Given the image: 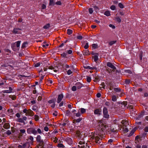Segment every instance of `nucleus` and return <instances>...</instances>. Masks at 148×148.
<instances>
[{
  "label": "nucleus",
  "mask_w": 148,
  "mask_h": 148,
  "mask_svg": "<svg viewBox=\"0 0 148 148\" xmlns=\"http://www.w3.org/2000/svg\"><path fill=\"white\" fill-rule=\"evenodd\" d=\"M27 44H28V43L27 42H24L22 44L21 48H25V47L26 45H27Z\"/></svg>",
  "instance_id": "obj_33"
},
{
  "label": "nucleus",
  "mask_w": 148,
  "mask_h": 148,
  "mask_svg": "<svg viewBox=\"0 0 148 148\" xmlns=\"http://www.w3.org/2000/svg\"><path fill=\"white\" fill-rule=\"evenodd\" d=\"M144 131L145 132H148V127H146L144 129Z\"/></svg>",
  "instance_id": "obj_64"
},
{
  "label": "nucleus",
  "mask_w": 148,
  "mask_h": 148,
  "mask_svg": "<svg viewBox=\"0 0 148 148\" xmlns=\"http://www.w3.org/2000/svg\"><path fill=\"white\" fill-rule=\"evenodd\" d=\"M27 66L25 63L21 60H19V71L23 72Z\"/></svg>",
  "instance_id": "obj_1"
},
{
  "label": "nucleus",
  "mask_w": 148,
  "mask_h": 148,
  "mask_svg": "<svg viewBox=\"0 0 148 148\" xmlns=\"http://www.w3.org/2000/svg\"><path fill=\"white\" fill-rule=\"evenodd\" d=\"M16 43H14L12 45V48L13 50L15 51H16L18 50V41H17L16 42Z\"/></svg>",
  "instance_id": "obj_5"
},
{
  "label": "nucleus",
  "mask_w": 148,
  "mask_h": 148,
  "mask_svg": "<svg viewBox=\"0 0 148 148\" xmlns=\"http://www.w3.org/2000/svg\"><path fill=\"white\" fill-rule=\"evenodd\" d=\"M39 143L38 144V146H41V145H44V143L43 141V140L40 141L38 142Z\"/></svg>",
  "instance_id": "obj_23"
},
{
  "label": "nucleus",
  "mask_w": 148,
  "mask_h": 148,
  "mask_svg": "<svg viewBox=\"0 0 148 148\" xmlns=\"http://www.w3.org/2000/svg\"><path fill=\"white\" fill-rule=\"evenodd\" d=\"M125 72L129 74H132V72L130 70H127L125 71Z\"/></svg>",
  "instance_id": "obj_55"
},
{
  "label": "nucleus",
  "mask_w": 148,
  "mask_h": 148,
  "mask_svg": "<svg viewBox=\"0 0 148 148\" xmlns=\"http://www.w3.org/2000/svg\"><path fill=\"white\" fill-rule=\"evenodd\" d=\"M104 14L105 15L108 16H109L110 15V12L108 10L104 12Z\"/></svg>",
  "instance_id": "obj_19"
},
{
  "label": "nucleus",
  "mask_w": 148,
  "mask_h": 148,
  "mask_svg": "<svg viewBox=\"0 0 148 148\" xmlns=\"http://www.w3.org/2000/svg\"><path fill=\"white\" fill-rule=\"evenodd\" d=\"M72 90L73 91H75L77 90V87L76 86H73L72 88Z\"/></svg>",
  "instance_id": "obj_41"
},
{
  "label": "nucleus",
  "mask_w": 148,
  "mask_h": 148,
  "mask_svg": "<svg viewBox=\"0 0 148 148\" xmlns=\"http://www.w3.org/2000/svg\"><path fill=\"white\" fill-rule=\"evenodd\" d=\"M9 97L13 100H15L16 99V96L15 95H10L9 96Z\"/></svg>",
  "instance_id": "obj_21"
},
{
  "label": "nucleus",
  "mask_w": 148,
  "mask_h": 148,
  "mask_svg": "<svg viewBox=\"0 0 148 148\" xmlns=\"http://www.w3.org/2000/svg\"><path fill=\"white\" fill-rule=\"evenodd\" d=\"M27 114L30 116H32L34 115V113L32 111L29 109L28 110Z\"/></svg>",
  "instance_id": "obj_11"
},
{
  "label": "nucleus",
  "mask_w": 148,
  "mask_h": 148,
  "mask_svg": "<svg viewBox=\"0 0 148 148\" xmlns=\"http://www.w3.org/2000/svg\"><path fill=\"white\" fill-rule=\"evenodd\" d=\"M18 29L17 28H14L13 31V33L14 34H16L17 33L18 31Z\"/></svg>",
  "instance_id": "obj_32"
},
{
  "label": "nucleus",
  "mask_w": 148,
  "mask_h": 148,
  "mask_svg": "<svg viewBox=\"0 0 148 148\" xmlns=\"http://www.w3.org/2000/svg\"><path fill=\"white\" fill-rule=\"evenodd\" d=\"M134 133L133 131H132V130L131 131V132L128 134V137H130L132 136Z\"/></svg>",
  "instance_id": "obj_59"
},
{
  "label": "nucleus",
  "mask_w": 148,
  "mask_h": 148,
  "mask_svg": "<svg viewBox=\"0 0 148 148\" xmlns=\"http://www.w3.org/2000/svg\"><path fill=\"white\" fill-rule=\"evenodd\" d=\"M89 51L88 50H84L83 51V54L84 55H89L90 54L89 53Z\"/></svg>",
  "instance_id": "obj_14"
},
{
  "label": "nucleus",
  "mask_w": 148,
  "mask_h": 148,
  "mask_svg": "<svg viewBox=\"0 0 148 148\" xmlns=\"http://www.w3.org/2000/svg\"><path fill=\"white\" fill-rule=\"evenodd\" d=\"M116 42V40H114V41H111L109 42V44L110 45H112L113 44H115Z\"/></svg>",
  "instance_id": "obj_35"
},
{
  "label": "nucleus",
  "mask_w": 148,
  "mask_h": 148,
  "mask_svg": "<svg viewBox=\"0 0 148 148\" xmlns=\"http://www.w3.org/2000/svg\"><path fill=\"white\" fill-rule=\"evenodd\" d=\"M123 130L125 133L127 132L128 131V129L127 128L125 127L123 128Z\"/></svg>",
  "instance_id": "obj_38"
},
{
  "label": "nucleus",
  "mask_w": 148,
  "mask_h": 148,
  "mask_svg": "<svg viewBox=\"0 0 148 148\" xmlns=\"http://www.w3.org/2000/svg\"><path fill=\"white\" fill-rule=\"evenodd\" d=\"M3 127L5 129H7L10 128V125L9 123H5L3 125Z\"/></svg>",
  "instance_id": "obj_10"
},
{
  "label": "nucleus",
  "mask_w": 148,
  "mask_h": 148,
  "mask_svg": "<svg viewBox=\"0 0 148 148\" xmlns=\"http://www.w3.org/2000/svg\"><path fill=\"white\" fill-rule=\"evenodd\" d=\"M50 27V25L49 23L47 24L46 25L44 26L43 28L44 29H47L49 28Z\"/></svg>",
  "instance_id": "obj_30"
},
{
  "label": "nucleus",
  "mask_w": 148,
  "mask_h": 148,
  "mask_svg": "<svg viewBox=\"0 0 148 148\" xmlns=\"http://www.w3.org/2000/svg\"><path fill=\"white\" fill-rule=\"evenodd\" d=\"M106 84L108 86L112 87V83L110 80H107L106 82Z\"/></svg>",
  "instance_id": "obj_13"
},
{
  "label": "nucleus",
  "mask_w": 148,
  "mask_h": 148,
  "mask_svg": "<svg viewBox=\"0 0 148 148\" xmlns=\"http://www.w3.org/2000/svg\"><path fill=\"white\" fill-rule=\"evenodd\" d=\"M97 45L95 44H93L92 45V48L96 49L97 47Z\"/></svg>",
  "instance_id": "obj_49"
},
{
  "label": "nucleus",
  "mask_w": 148,
  "mask_h": 148,
  "mask_svg": "<svg viewBox=\"0 0 148 148\" xmlns=\"http://www.w3.org/2000/svg\"><path fill=\"white\" fill-rule=\"evenodd\" d=\"M53 0H50L49 5L53 6L55 5Z\"/></svg>",
  "instance_id": "obj_24"
},
{
  "label": "nucleus",
  "mask_w": 148,
  "mask_h": 148,
  "mask_svg": "<svg viewBox=\"0 0 148 148\" xmlns=\"http://www.w3.org/2000/svg\"><path fill=\"white\" fill-rule=\"evenodd\" d=\"M39 117L37 115H35L34 116V119L36 121H37L39 120Z\"/></svg>",
  "instance_id": "obj_39"
},
{
  "label": "nucleus",
  "mask_w": 148,
  "mask_h": 148,
  "mask_svg": "<svg viewBox=\"0 0 148 148\" xmlns=\"http://www.w3.org/2000/svg\"><path fill=\"white\" fill-rule=\"evenodd\" d=\"M86 112V110L83 108H81V112L82 114H83Z\"/></svg>",
  "instance_id": "obj_43"
},
{
  "label": "nucleus",
  "mask_w": 148,
  "mask_h": 148,
  "mask_svg": "<svg viewBox=\"0 0 148 148\" xmlns=\"http://www.w3.org/2000/svg\"><path fill=\"white\" fill-rule=\"evenodd\" d=\"M117 98L115 95H113L112 97V100L113 101H116Z\"/></svg>",
  "instance_id": "obj_28"
},
{
  "label": "nucleus",
  "mask_w": 148,
  "mask_h": 148,
  "mask_svg": "<svg viewBox=\"0 0 148 148\" xmlns=\"http://www.w3.org/2000/svg\"><path fill=\"white\" fill-rule=\"evenodd\" d=\"M3 92L4 93H11V91L9 90H5L3 91Z\"/></svg>",
  "instance_id": "obj_50"
},
{
  "label": "nucleus",
  "mask_w": 148,
  "mask_h": 148,
  "mask_svg": "<svg viewBox=\"0 0 148 148\" xmlns=\"http://www.w3.org/2000/svg\"><path fill=\"white\" fill-rule=\"evenodd\" d=\"M143 52L142 51H140V53L139 54V58L140 60H142L143 57Z\"/></svg>",
  "instance_id": "obj_22"
},
{
  "label": "nucleus",
  "mask_w": 148,
  "mask_h": 148,
  "mask_svg": "<svg viewBox=\"0 0 148 148\" xmlns=\"http://www.w3.org/2000/svg\"><path fill=\"white\" fill-rule=\"evenodd\" d=\"M107 66L112 69H110V71L109 72V73H112V71L114 72L116 69V67L113 65L111 62H108L107 63Z\"/></svg>",
  "instance_id": "obj_2"
},
{
  "label": "nucleus",
  "mask_w": 148,
  "mask_h": 148,
  "mask_svg": "<svg viewBox=\"0 0 148 148\" xmlns=\"http://www.w3.org/2000/svg\"><path fill=\"white\" fill-rule=\"evenodd\" d=\"M75 85L78 89H80L81 88L84 86L83 84L80 82H77L75 84Z\"/></svg>",
  "instance_id": "obj_9"
},
{
  "label": "nucleus",
  "mask_w": 148,
  "mask_h": 148,
  "mask_svg": "<svg viewBox=\"0 0 148 148\" xmlns=\"http://www.w3.org/2000/svg\"><path fill=\"white\" fill-rule=\"evenodd\" d=\"M27 132L28 134H30L31 133L34 134H36L37 133V131L35 129L31 127L28 129L27 130Z\"/></svg>",
  "instance_id": "obj_4"
},
{
  "label": "nucleus",
  "mask_w": 148,
  "mask_h": 148,
  "mask_svg": "<svg viewBox=\"0 0 148 148\" xmlns=\"http://www.w3.org/2000/svg\"><path fill=\"white\" fill-rule=\"evenodd\" d=\"M67 141L70 142H72V139L70 138H67Z\"/></svg>",
  "instance_id": "obj_63"
},
{
  "label": "nucleus",
  "mask_w": 148,
  "mask_h": 148,
  "mask_svg": "<svg viewBox=\"0 0 148 148\" xmlns=\"http://www.w3.org/2000/svg\"><path fill=\"white\" fill-rule=\"evenodd\" d=\"M99 139H100V138H99V137L98 136H97L95 137V139L96 140L95 141L96 143H98V141H99Z\"/></svg>",
  "instance_id": "obj_48"
},
{
  "label": "nucleus",
  "mask_w": 148,
  "mask_h": 148,
  "mask_svg": "<svg viewBox=\"0 0 148 148\" xmlns=\"http://www.w3.org/2000/svg\"><path fill=\"white\" fill-rule=\"evenodd\" d=\"M87 81L88 82H90L91 81V78L90 77L88 76L86 78Z\"/></svg>",
  "instance_id": "obj_44"
},
{
  "label": "nucleus",
  "mask_w": 148,
  "mask_h": 148,
  "mask_svg": "<svg viewBox=\"0 0 148 148\" xmlns=\"http://www.w3.org/2000/svg\"><path fill=\"white\" fill-rule=\"evenodd\" d=\"M92 57L94 58V60L95 62H96L98 60V56L97 55H95Z\"/></svg>",
  "instance_id": "obj_29"
},
{
  "label": "nucleus",
  "mask_w": 148,
  "mask_h": 148,
  "mask_svg": "<svg viewBox=\"0 0 148 148\" xmlns=\"http://www.w3.org/2000/svg\"><path fill=\"white\" fill-rule=\"evenodd\" d=\"M73 31L72 30L68 29L67 30V33L69 35H70L73 33Z\"/></svg>",
  "instance_id": "obj_16"
},
{
  "label": "nucleus",
  "mask_w": 148,
  "mask_h": 148,
  "mask_svg": "<svg viewBox=\"0 0 148 148\" xmlns=\"http://www.w3.org/2000/svg\"><path fill=\"white\" fill-rule=\"evenodd\" d=\"M23 112L24 113H26V115H27V111L28 110H27L26 109H24V110L23 111Z\"/></svg>",
  "instance_id": "obj_60"
},
{
  "label": "nucleus",
  "mask_w": 148,
  "mask_h": 148,
  "mask_svg": "<svg viewBox=\"0 0 148 148\" xmlns=\"http://www.w3.org/2000/svg\"><path fill=\"white\" fill-rule=\"evenodd\" d=\"M128 123V121H127L126 120H123L121 122V123H122V124H125H125H126L127 123Z\"/></svg>",
  "instance_id": "obj_52"
},
{
  "label": "nucleus",
  "mask_w": 148,
  "mask_h": 148,
  "mask_svg": "<svg viewBox=\"0 0 148 148\" xmlns=\"http://www.w3.org/2000/svg\"><path fill=\"white\" fill-rule=\"evenodd\" d=\"M101 127L103 128L104 130L106 128V123H102L101 124Z\"/></svg>",
  "instance_id": "obj_36"
},
{
  "label": "nucleus",
  "mask_w": 148,
  "mask_h": 148,
  "mask_svg": "<svg viewBox=\"0 0 148 148\" xmlns=\"http://www.w3.org/2000/svg\"><path fill=\"white\" fill-rule=\"evenodd\" d=\"M101 112V110L100 108L96 109L94 111V113L96 114L99 115L101 114L100 113Z\"/></svg>",
  "instance_id": "obj_7"
},
{
  "label": "nucleus",
  "mask_w": 148,
  "mask_h": 148,
  "mask_svg": "<svg viewBox=\"0 0 148 148\" xmlns=\"http://www.w3.org/2000/svg\"><path fill=\"white\" fill-rule=\"evenodd\" d=\"M4 134L8 135H9L11 134V132L10 130H8L7 132H5Z\"/></svg>",
  "instance_id": "obj_45"
},
{
  "label": "nucleus",
  "mask_w": 148,
  "mask_h": 148,
  "mask_svg": "<svg viewBox=\"0 0 148 148\" xmlns=\"http://www.w3.org/2000/svg\"><path fill=\"white\" fill-rule=\"evenodd\" d=\"M40 62L37 63L34 65V67H38L40 66Z\"/></svg>",
  "instance_id": "obj_54"
},
{
  "label": "nucleus",
  "mask_w": 148,
  "mask_h": 148,
  "mask_svg": "<svg viewBox=\"0 0 148 148\" xmlns=\"http://www.w3.org/2000/svg\"><path fill=\"white\" fill-rule=\"evenodd\" d=\"M145 114V111H142L141 112L140 114L139 115L138 117L139 118L141 117L142 116Z\"/></svg>",
  "instance_id": "obj_31"
},
{
  "label": "nucleus",
  "mask_w": 148,
  "mask_h": 148,
  "mask_svg": "<svg viewBox=\"0 0 148 148\" xmlns=\"http://www.w3.org/2000/svg\"><path fill=\"white\" fill-rule=\"evenodd\" d=\"M58 146L60 147H64V146L62 144H58Z\"/></svg>",
  "instance_id": "obj_53"
},
{
  "label": "nucleus",
  "mask_w": 148,
  "mask_h": 148,
  "mask_svg": "<svg viewBox=\"0 0 148 148\" xmlns=\"http://www.w3.org/2000/svg\"><path fill=\"white\" fill-rule=\"evenodd\" d=\"M56 101V98L54 99H53L51 100H49L48 101V102L49 103L51 104V103H55V102Z\"/></svg>",
  "instance_id": "obj_17"
},
{
  "label": "nucleus",
  "mask_w": 148,
  "mask_h": 148,
  "mask_svg": "<svg viewBox=\"0 0 148 148\" xmlns=\"http://www.w3.org/2000/svg\"><path fill=\"white\" fill-rule=\"evenodd\" d=\"M36 140L37 142L42 140L41 139V136L40 135H38L37 136L36 138Z\"/></svg>",
  "instance_id": "obj_18"
},
{
  "label": "nucleus",
  "mask_w": 148,
  "mask_h": 148,
  "mask_svg": "<svg viewBox=\"0 0 148 148\" xmlns=\"http://www.w3.org/2000/svg\"><path fill=\"white\" fill-rule=\"evenodd\" d=\"M88 43H86L84 46V47L85 49H87L88 47Z\"/></svg>",
  "instance_id": "obj_57"
},
{
  "label": "nucleus",
  "mask_w": 148,
  "mask_h": 148,
  "mask_svg": "<svg viewBox=\"0 0 148 148\" xmlns=\"http://www.w3.org/2000/svg\"><path fill=\"white\" fill-rule=\"evenodd\" d=\"M89 12L90 14H92L93 12L92 8H90L88 9Z\"/></svg>",
  "instance_id": "obj_47"
},
{
  "label": "nucleus",
  "mask_w": 148,
  "mask_h": 148,
  "mask_svg": "<svg viewBox=\"0 0 148 148\" xmlns=\"http://www.w3.org/2000/svg\"><path fill=\"white\" fill-rule=\"evenodd\" d=\"M116 21L118 22L119 23H120L121 22V20L119 17L116 16Z\"/></svg>",
  "instance_id": "obj_34"
},
{
  "label": "nucleus",
  "mask_w": 148,
  "mask_h": 148,
  "mask_svg": "<svg viewBox=\"0 0 148 148\" xmlns=\"http://www.w3.org/2000/svg\"><path fill=\"white\" fill-rule=\"evenodd\" d=\"M77 39H79V40H82V38H83V37L82 36H77Z\"/></svg>",
  "instance_id": "obj_58"
},
{
  "label": "nucleus",
  "mask_w": 148,
  "mask_h": 148,
  "mask_svg": "<svg viewBox=\"0 0 148 148\" xmlns=\"http://www.w3.org/2000/svg\"><path fill=\"white\" fill-rule=\"evenodd\" d=\"M121 104L122 105H123V107H122V106H121V107H122V108H123L124 107H125V106L127 105V102L126 101H124L123 102H122L121 103Z\"/></svg>",
  "instance_id": "obj_20"
},
{
  "label": "nucleus",
  "mask_w": 148,
  "mask_h": 148,
  "mask_svg": "<svg viewBox=\"0 0 148 148\" xmlns=\"http://www.w3.org/2000/svg\"><path fill=\"white\" fill-rule=\"evenodd\" d=\"M88 67V69H89L92 70L95 69V71H96V72H97V68L96 67H90V66H89V67Z\"/></svg>",
  "instance_id": "obj_27"
},
{
  "label": "nucleus",
  "mask_w": 148,
  "mask_h": 148,
  "mask_svg": "<svg viewBox=\"0 0 148 148\" xmlns=\"http://www.w3.org/2000/svg\"><path fill=\"white\" fill-rule=\"evenodd\" d=\"M19 122H21V123H23V125H24L25 124V122L23 121V119H22L21 118H19Z\"/></svg>",
  "instance_id": "obj_46"
},
{
  "label": "nucleus",
  "mask_w": 148,
  "mask_h": 148,
  "mask_svg": "<svg viewBox=\"0 0 148 148\" xmlns=\"http://www.w3.org/2000/svg\"><path fill=\"white\" fill-rule=\"evenodd\" d=\"M103 117L108 119L109 117V115L108 114V111L106 107H104L103 109Z\"/></svg>",
  "instance_id": "obj_3"
},
{
  "label": "nucleus",
  "mask_w": 148,
  "mask_h": 148,
  "mask_svg": "<svg viewBox=\"0 0 148 148\" xmlns=\"http://www.w3.org/2000/svg\"><path fill=\"white\" fill-rule=\"evenodd\" d=\"M110 8L111 10H114L115 9L116 7L114 5H112L110 7Z\"/></svg>",
  "instance_id": "obj_56"
},
{
  "label": "nucleus",
  "mask_w": 148,
  "mask_h": 148,
  "mask_svg": "<svg viewBox=\"0 0 148 148\" xmlns=\"http://www.w3.org/2000/svg\"><path fill=\"white\" fill-rule=\"evenodd\" d=\"M29 145L28 143H25L23 144L22 146L19 145V148H28V146H27Z\"/></svg>",
  "instance_id": "obj_8"
},
{
  "label": "nucleus",
  "mask_w": 148,
  "mask_h": 148,
  "mask_svg": "<svg viewBox=\"0 0 148 148\" xmlns=\"http://www.w3.org/2000/svg\"><path fill=\"white\" fill-rule=\"evenodd\" d=\"M82 120V118H79L77 119H74L73 120V123L75 124L76 123H79Z\"/></svg>",
  "instance_id": "obj_12"
},
{
  "label": "nucleus",
  "mask_w": 148,
  "mask_h": 148,
  "mask_svg": "<svg viewBox=\"0 0 148 148\" xmlns=\"http://www.w3.org/2000/svg\"><path fill=\"white\" fill-rule=\"evenodd\" d=\"M125 82L126 84H129L130 82V80L129 79H126L125 81Z\"/></svg>",
  "instance_id": "obj_37"
},
{
  "label": "nucleus",
  "mask_w": 148,
  "mask_h": 148,
  "mask_svg": "<svg viewBox=\"0 0 148 148\" xmlns=\"http://www.w3.org/2000/svg\"><path fill=\"white\" fill-rule=\"evenodd\" d=\"M20 84H19V85ZM21 87H20V86H19V90H20L21 89L22 91H24L25 89V88L24 87V86L23 85H21Z\"/></svg>",
  "instance_id": "obj_25"
},
{
  "label": "nucleus",
  "mask_w": 148,
  "mask_h": 148,
  "mask_svg": "<svg viewBox=\"0 0 148 148\" xmlns=\"http://www.w3.org/2000/svg\"><path fill=\"white\" fill-rule=\"evenodd\" d=\"M114 90L116 92H121V90L120 88H114Z\"/></svg>",
  "instance_id": "obj_26"
},
{
  "label": "nucleus",
  "mask_w": 148,
  "mask_h": 148,
  "mask_svg": "<svg viewBox=\"0 0 148 148\" xmlns=\"http://www.w3.org/2000/svg\"><path fill=\"white\" fill-rule=\"evenodd\" d=\"M72 73V71L71 70L69 69L68 70V71H67V74L68 75H70Z\"/></svg>",
  "instance_id": "obj_62"
},
{
  "label": "nucleus",
  "mask_w": 148,
  "mask_h": 148,
  "mask_svg": "<svg viewBox=\"0 0 148 148\" xmlns=\"http://www.w3.org/2000/svg\"><path fill=\"white\" fill-rule=\"evenodd\" d=\"M28 138L31 140V143H32L34 142L33 137L32 136H29V137Z\"/></svg>",
  "instance_id": "obj_40"
},
{
  "label": "nucleus",
  "mask_w": 148,
  "mask_h": 148,
  "mask_svg": "<svg viewBox=\"0 0 148 148\" xmlns=\"http://www.w3.org/2000/svg\"><path fill=\"white\" fill-rule=\"evenodd\" d=\"M63 97V95L62 94L58 95L57 100V103H60Z\"/></svg>",
  "instance_id": "obj_6"
},
{
  "label": "nucleus",
  "mask_w": 148,
  "mask_h": 148,
  "mask_svg": "<svg viewBox=\"0 0 148 148\" xmlns=\"http://www.w3.org/2000/svg\"><path fill=\"white\" fill-rule=\"evenodd\" d=\"M21 133H19V138L20 136H22V134L21 133H24L25 132V130L24 129L20 130Z\"/></svg>",
  "instance_id": "obj_15"
},
{
  "label": "nucleus",
  "mask_w": 148,
  "mask_h": 148,
  "mask_svg": "<svg viewBox=\"0 0 148 148\" xmlns=\"http://www.w3.org/2000/svg\"><path fill=\"white\" fill-rule=\"evenodd\" d=\"M118 5L121 8H124V6L121 3H119Z\"/></svg>",
  "instance_id": "obj_42"
},
{
  "label": "nucleus",
  "mask_w": 148,
  "mask_h": 148,
  "mask_svg": "<svg viewBox=\"0 0 148 148\" xmlns=\"http://www.w3.org/2000/svg\"><path fill=\"white\" fill-rule=\"evenodd\" d=\"M80 131L79 130H77L76 134L78 136H79L80 134Z\"/></svg>",
  "instance_id": "obj_61"
},
{
  "label": "nucleus",
  "mask_w": 148,
  "mask_h": 148,
  "mask_svg": "<svg viewBox=\"0 0 148 148\" xmlns=\"http://www.w3.org/2000/svg\"><path fill=\"white\" fill-rule=\"evenodd\" d=\"M66 54L64 53H62L61 54V56L62 57L64 58H65V57L66 58Z\"/></svg>",
  "instance_id": "obj_51"
}]
</instances>
